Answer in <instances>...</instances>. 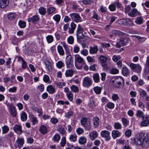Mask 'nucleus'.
<instances>
[{"label": "nucleus", "mask_w": 149, "mask_h": 149, "mask_svg": "<svg viewBox=\"0 0 149 149\" xmlns=\"http://www.w3.org/2000/svg\"><path fill=\"white\" fill-rule=\"evenodd\" d=\"M134 143L137 146L143 148H146L149 147V137L148 134L141 132L136 135L134 139Z\"/></svg>", "instance_id": "obj_1"}, {"label": "nucleus", "mask_w": 149, "mask_h": 149, "mask_svg": "<svg viewBox=\"0 0 149 149\" xmlns=\"http://www.w3.org/2000/svg\"><path fill=\"white\" fill-rule=\"evenodd\" d=\"M70 51L68 54L66 53L67 56L66 57L65 60V63L67 68H70L72 69L74 68L73 62H71L72 59V56L70 54Z\"/></svg>", "instance_id": "obj_2"}, {"label": "nucleus", "mask_w": 149, "mask_h": 149, "mask_svg": "<svg viewBox=\"0 0 149 149\" xmlns=\"http://www.w3.org/2000/svg\"><path fill=\"white\" fill-rule=\"evenodd\" d=\"M83 28L80 24H79L76 30V36L77 39H82L84 38Z\"/></svg>", "instance_id": "obj_3"}, {"label": "nucleus", "mask_w": 149, "mask_h": 149, "mask_svg": "<svg viewBox=\"0 0 149 149\" xmlns=\"http://www.w3.org/2000/svg\"><path fill=\"white\" fill-rule=\"evenodd\" d=\"M70 16L72 20L76 22H80L82 21L81 18L77 13H73L70 14Z\"/></svg>", "instance_id": "obj_4"}, {"label": "nucleus", "mask_w": 149, "mask_h": 149, "mask_svg": "<svg viewBox=\"0 0 149 149\" xmlns=\"http://www.w3.org/2000/svg\"><path fill=\"white\" fill-rule=\"evenodd\" d=\"M115 86L119 88L121 84L124 83V81L123 78L121 77H116L114 81Z\"/></svg>", "instance_id": "obj_5"}, {"label": "nucleus", "mask_w": 149, "mask_h": 149, "mask_svg": "<svg viewBox=\"0 0 149 149\" xmlns=\"http://www.w3.org/2000/svg\"><path fill=\"white\" fill-rule=\"evenodd\" d=\"M100 135L102 137L105 138V140L106 141H109L111 139L110 132L104 130L101 131Z\"/></svg>", "instance_id": "obj_6"}, {"label": "nucleus", "mask_w": 149, "mask_h": 149, "mask_svg": "<svg viewBox=\"0 0 149 149\" xmlns=\"http://www.w3.org/2000/svg\"><path fill=\"white\" fill-rule=\"evenodd\" d=\"M92 80L91 78L88 77H86L83 79V85L84 86L88 87L92 84Z\"/></svg>", "instance_id": "obj_7"}, {"label": "nucleus", "mask_w": 149, "mask_h": 149, "mask_svg": "<svg viewBox=\"0 0 149 149\" xmlns=\"http://www.w3.org/2000/svg\"><path fill=\"white\" fill-rule=\"evenodd\" d=\"M141 124L142 127L147 126L149 124V117L146 115L145 117H143Z\"/></svg>", "instance_id": "obj_8"}, {"label": "nucleus", "mask_w": 149, "mask_h": 149, "mask_svg": "<svg viewBox=\"0 0 149 149\" xmlns=\"http://www.w3.org/2000/svg\"><path fill=\"white\" fill-rule=\"evenodd\" d=\"M75 64L76 62L79 63L84 64V61L83 58L78 54H76L74 55Z\"/></svg>", "instance_id": "obj_9"}, {"label": "nucleus", "mask_w": 149, "mask_h": 149, "mask_svg": "<svg viewBox=\"0 0 149 149\" xmlns=\"http://www.w3.org/2000/svg\"><path fill=\"white\" fill-rule=\"evenodd\" d=\"M140 13L137 10L136 8L132 9L130 12L128 13V15L132 17H134L136 15H139Z\"/></svg>", "instance_id": "obj_10"}, {"label": "nucleus", "mask_w": 149, "mask_h": 149, "mask_svg": "<svg viewBox=\"0 0 149 149\" xmlns=\"http://www.w3.org/2000/svg\"><path fill=\"white\" fill-rule=\"evenodd\" d=\"M39 20V17L38 15H35L31 18L28 19V21L29 22H32L34 23H36Z\"/></svg>", "instance_id": "obj_11"}, {"label": "nucleus", "mask_w": 149, "mask_h": 149, "mask_svg": "<svg viewBox=\"0 0 149 149\" xmlns=\"http://www.w3.org/2000/svg\"><path fill=\"white\" fill-rule=\"evenodd\" d=\"M9 109V112L11 116L13 117H15L17 115V112L15 107L13 105H10Z\"/></svg>", "instance_id": "obj_12"}, {"label": "nucleus", "mask_w": 149, "mask_h": 149, "mask_svg": "<svg viewBox=\"0 0 149 149\" xmlns=\"http://www.w3.org/2000/svg\"><path fill=\"white\" fill-rule=\"evenodd\" d=\"M24 143V140L22 139H18L17 140L15 144L16 148L21 147Z\"/></svg>", "instance_id": "obj_13"}, {"label": "nucleus", "mask_w": 149, "mask_h": 149, "mask_svg": "<svg viewBox=\"0 0 149 149\" xmlns=\"http://www.w3.org/2000/svg\"><path fill=\"white\" fill-rule=\"evenodd\" d=\"M14 131L18 134H20L22 133V127L21 125H15L13 127Z\"/></svg>", "instance_id": "obj_14"}, {"label": "nucleus", "mask_w": 149, "mask_h": 149, "mask_svg": "<svg viewBox=\"0 0 149 149\" xmlns=\"http://www.w3.org/2000/svg\"><path fill=\"white\" fill-rule=\"evenodd\" d=\"M100 59L101 61L102 65L103 67H106L107 66V57L101 55L100 57Z\"/></svg>", "instance_id": "obj_15"}, {"label": "nucleus", "mask_w": 149, "mask_h": 149, "mask_svg": "<svg viewBox=\"0 0 149 149\" xmlns=\"http://www.w3.org/2000/svg\"><path fill=\"white\" fill-rule=\"evenodd\" d=\"M122 72L124 76L126 77L128 76L130 74L129 70L125 66H124L123 67Z\"/></svg>", "instance_id": "obj_16"}, {"label": "nucleus", "mask_w": 149, "mask_h": 149, "mask_svg": "<svg viewBox=\"0 0 149 149\" xmlns=\"http://www.w3.org/2000/svg\"><path fill=\"white\" fill-rule=\"evenodd\" d=\"M91 121L90 119L86 117H83L81 118L80 123L81 125L83 126L86 124Z\"/></svg>", "instance_id": "obj_17"}, {"label": "nucleus", "mask_w": 149, "mask_h": 149, "mask_svg": "<svg viewBox=\"0 0 149 149\" xmlns=\"http://www.w3.org/2000/svg\"><path fill=\"white\" fill-rule=\"evenodd\" d=\"M89 136L90 139L93 140L97 137L98 134L96 131H93L90 133Z\"/></svg>", "instance_id": "obj_18"}, {"label": "nucleus", "mask_w": 149, "mask_h": 149, "mask_svg": "<svg viewBox=\"0 0 149 149\" xmlns=\"http://www.w3.org/2000/svg\"><path fill=\"white\" fill-rule=\"evenodd\" d=\"M8 0H0V8H4L8 5Z\"/></svg>", "instance_id": "obj_19"}, {"label": "nucleus", "mask_w": 149, "mask_h": 149, "mask_svg": "<svg viewBox=\"0 0 149 149\" xmlns=\"http://www.w3.org/2000/svg\"><path fill=\"white\" fill-rule=\"evenodd\" d=\"M111 135L112 138L115 139L120 136V132L118 131L113 130L112 132Z\"/></svg>", "instance_id": "obj_20"}, {"label": "nucleus", "mask_w": 149, "mask_h": 149, "mask_svg": "<svg viewBox=\"0 0 149 149\" xmlns=\"http://www.w3.org/2000/svg\"><path fill=\"white\" fill-rule=\"evenodd\" d=\"M98 50L97 46H95L93 47H90L89 52L91 54L96 53Z\"/></svg>", "instance_id": "obj_21"}, {"label": "nucleus", "mask_w": 149, "mask_h": 149, "mask_svg": "<svg viewBox=\"0 0 149 149\" xmlns=\"http://www.w3.org/2000/svg\"><path fill=\"white\" fill-rule=\"evenodd\" d=\"M57 49L58 53L60 55L63 56L65 54L64 50L61 46L58 45L57 47Z\"/></svg>", "instance_id": "obj_22"}, {"label": "nucleus", "mask_w": 149, "mask_h": 149, "mask_svg": "<svg viewBox=\"0 0 149 149\" xmlns=\"http://www.w3.org/2000/svg\"><path fill=\"white\" fill-rule=\"evenodd\" d=\"M40 131L42 134H45L47 132V130L46 127L44 125H41L40 127Z\"/></svg>", "instance_id": "obj_23"}, {"label": "nucleus", "mask_w": 149, "mask_h": 149, "mask_svg": "<svg viewBox=\"0 0 149 149\" xmlns=\"http://www.w3.org/2000/svg\"><path fill=\"white\" fill-rule=\"evenodd\" d=\"M93 124L95 127H97L99 126V119L97 117H94L93 118Z\"/></svg>", "instance_id": "obj_24"}, {"label": "nucleus", "mask_w": 149, "mask_h": 149, "mask_svg": "<svg viewBox=\"0 0 149 149\" xmlns=\"http://www.w3.org/2000/svg\"><path fill=\"white\" fill-rule=\"evenodd\" d=\"M45 64L46 66V68L48 71H51L52 68L51 62L49 61H47L45 62Z\"/></svg>", "instance_id": "obj_25"}, {"label": "nucleus", "mask_w": 149, "mask_h": 149, "mask_svg": "<svg viewBox=\"0 0 149 149\" xmlns=\"http://www.w3.org/2000/svg\"><path fill=\"white\" fill-rule=\"evenodd\" d=\"M138 91L140 94V95L142 97H144L147 95V93L146 92L142 89L139 88L138 90Z\"/></svg>", "instance_id": "obj_26"}, {"label": "nucleus", "mask_w": 149, "mask_h": 149, "mask_svg": "<svg viewBox=\"0 0 149 149\" xmlns=\"http://www.w3.org/2000/svg\"><path fill=\"white\" fill-rule=\"evenodd\" d=\"M112 33L115 36H123L124 33L120 31L113 30L111 31Z\"/></svg>", "instance_id": "obj_27"}, {"label": "nucleus", "mask_w": 149, "mask_h": 149, "mask_svg": "<svg viewBox=\"0 0 149 149\" xmlns=\"http://www.w3.org/2000/svg\"><path fill=\"white\" fill-rule=\"evenodd\" d=\"M47 91L51 94H53L55 92V89L52 86H48L47 88Z\"/></svg>", "instance_id": "obj_28"}, {"label": "nucleus", "mask_w": 149, "mask_h": 149, "mask_svg": "<svg viewBox=\"0 0 149 149\" xmlns=\"http://www.w3.org/2000/svg\"><path fill=\"white\" fill-rule=\"evenodd\" d=\"M73 71L71 70H67L65 73V74L66 77H72L73 74Z\"/></svg>", "instance_id": "obj_29"}, {"label": "nucleus", "mask_w": 149, "mask_h": 149, "mask_svg": "<svg viewBox=\"0 0 149 149\" xmlns=\"http://www.w3.org/2000/svg\"><path fill=\"white\" fill-rule=\"evenodd\" d=\"M93 78L95 82L98 83L100 81L99 75L98 74L96 73L93 74Z\"/></svg>", "instance_id": "obj_30"}, {"label": "nucleus", "mask_w": 149, "mask_h": 149, "mask_svg": "<svg viewBox=\"0 0 149 149\" xmlns=\"http://www.w3.org/2000/svg\"><path fill=\"white\" fill-rule=\"evenodd\" d=\"M121 121L124 127H127L129 125V121L125 118H123Z\"/></svg>", "instance_id": "obj_31"}, {"label": "nucleus", "mask_w": 149, "mask_h": 149, "mask_svg": "<svg viewBox=\"0 0 149 149\" xmlns=\"http://www.w3.org/2000/svg\"><path fill=\"white\" fill-rule=\"evenodd\" d=\"M71 90L74 93H77L79 91V89L77 86L75 85H72L70 87Z\"/></svg>", "instance_id": "obj_32"}, {"label": "nucleus", "mask_w": 149, "mask_h": 149, "mask_svg": "<svg viewBox=\"0 0 149 149\" xmlns=\"http://www.w3.org/2000/svg\"><path fill=\"white\" fill-rule=\"evenodd\" d=\"M21 119L22 121H25L27 119V115L26 114L24 111H22L21 115Z\"/></svg>", "instance_id": "obj_33"}, {"label": "nucleus", "mask_w": 149, "mask_h": 149, "mask_svg": "<svg viewBox=\"0 0 149 149\" xmlns=\"http://www.w3.org/2000/svg\"><path fill=\"white\" fill-rule=\"evenodd\" d=\"M133 24V22L129 18H126L125 22V25L130 26L132 25Z\"/></svg>", "instance_id": "obj_34"}, {"label": "nucleus", "mask_w": 149, "mask_h": 149, "mask_svg": "<svg viewBox=\"0 0 149 149\" xmlns=\"http://www.w3.org/2000/svg\"><path fill=\"white\" fill-rule=\"evenodd\" d=\"M121 40L122 46L126 45L129 41V40L128 38H121Z\"/></svg>", "instance_id": "obj_35"}, {"label": "nucleus", "mask_w": 149, "mask_h": 149, "mask_svg": "<svg viewBox=\"0 0 149 149\" xmlns=\"http://www.w3.org/2000/svg\"><path fill=\"white\" fill-rule=\"evenodd\" d=\"M86 130L90 131L91 128V121L83 126Z\"/></svg>", "instance_id": "obj_36"}, {"label": "nucleus", "mask_w": 149, "mask_h": 149, "mask_svg": "<svg viewBox=\"0 0 149 149\" xmlns=\"http://www.w3.org/2000/svg\"><path fill=\"white\" fill-rule=\"evenodd\" d=\"M92 18L95 19L96 20H100V17L98 15L97 13L94 10L93 11V16Z\"/></svg>", "instance_id": "obj_37"}, {"label": "nucleus", "mask_w": 149, "mask_h": 149, "mask_svg": "<svg viewBox=\"0 0 149 149\" xmlns=\"http://www.w3.org/2000/svg\"><path fill=\"white\" fill-rule=\"evenodd\" d=\"M46 39L48 43H50L53 41L54 38L52 36L49 35L46 37Z\"/></svg>", "instance_id": "obj_38"}, {"label": "nucleus", "mask_w": 149, "mask_h": 149, "mask_svg": "<svg viewBox=\"0 0 149 149\" xmlns=\"http://www.w3.org/2000/svg\"><path fill=\"white\" fill-rule=\"evenodd\" d=\"M61 44L63 46L64 49H65V53L68 54L70 52V49L68 46L66 44L65 42H63Z\"/></svg>", "instance_id": "obj_39"}, {"label": "nucleus", "mask_w": 149, "mask_h": 149, "mask_svg": "<svg viewBox=\"0 0 149 149\" xmlns=\"http://www.w3.org/2000/svg\"><path fill=\"white\" fill-rule=\"evenodd\" d=\"M95 92L97 94H100L102 88L98 86H95L93 88Z\"/></svg>", "instance_id": "obj_40"}, {"label": "nucleus", "mask_w": 149, "mask_h": 149, "mask_svg": "<svg viewBox=\"0 0 149 149\" xmlns=\"http://www.w3.org/2000/svg\"><path fill=\"white\" fill-rule=\"evenodd\" d=\"M136 116L138 118H142L144 117L143 113L141 110H137L136 112Z\"/></svg>", "instance_id": "obj_41"}, {"label": "nucleus", "mask_w": 149, "mask_h": 149, "mask_svg": "<svg viewBox=\"0 0 149 149\" xmlns=\"http://www.w3.org/2000/svg\"><path fill=\"white\" fill-rule=\"evenodd\" d=\"M16 17V14L14 13H10L8 14V19L11 20L14 19Z\"/></svg>", "instance_id": "obj_42"}, {"label": "nucleus", "mask_w": 149, "mask_h": 149, "mask_svg": "<svg viewBox=\"0 0 149 149\" xmlns=\"http://www.w3.org/2000/svg\"><path fill=\"white\" fill-rule=\"evenodd\" d=\"M114 127V128L116 130H120L122 128L121 124L118 122L115 123Z\"/></svg>", "instance_id": "obj_43"}, {"label": "nucleus", "mask_w": 149, "mask_h": 149, "mask_svg": "<svg viewBox=\"0 0 149 149\" xmlns=\"http://www.w3.org/2000/svg\"><path fill=\"white\" fill-rule=\"evenodd\" d=\"M56 10L55 7H51L48 8L47 9V13L49 14H50L54 13Z\"/></svg>", "instance_id": "obj_44"}, {"label": "nucleus", "mask_w": 149, "mask_h": 149, "mask_svg": "<svg viewBox=\"0 0 149 149\" xmlns=\"http://www.w3.org/2000/svg\"><path fill=\"white\" fill-rule=\"evenodd\" d=\"M58 131L62 135H64L65 132V129L61 126L59 127V128L58 129Z\"/></svg>", "instance_id": "obj_45"}, {"label": "nucleus", "mask_w": 149, "mask_h": 149, "mask_svg": "<svg viewBox=\"0 0 149 149\" xmlns=\"http://www.w3.org/2000/svg\"><path fill=\"white\" fill-rule=\"evenodd\" d=\"M39 12L42 15H45L46 13V9L43 7H40L39 9Z\"/></svg>", "instance_id": "obj_46"}, {"label": "nucleus", "mask_w": 149, "mask_h": 149, "mask_svg": "<svg viewBox=\"0 0 149 149\" xmlns=\"http://www.w3.org/2000/svg\"><path fill=\"white\" fill-rule=\"evenodd\" d=\"M86 139L84 137H81L79 140V143L81 144H85L86 142Z\"/></svg>", "instance_id": "obj_47"}, {"label": "nucleus", "mask_w": 149, "mask_h": 149, "mask_svg": "<svg viewBox=\"0 0 149 149\" xmlns=\"http://www.w3.org/2000/svg\"><path fill=\"white\" fill-rule=\"evenodd\" d=\"M56 65L57 68H61L64 66V64L62 61H58L56 63Z\"/></svg>", "instance_id": "obj_48"}, {"label": "nucleus", "mask_w": 149, "mask_h": 149, "mask_svg": "<svg viewBox=\"0 0 149 149\" xmlns=\"http://www.w3.org/2000/svg\"><path fill=\"white\" fill-rule=\"evenodd\" d=\"M18 25L21 28H24L26 27V23L24 21L20 20L18 22Z\"/></svg>", "instance_id": "obj_49"}, {"label": "nucleus", "mask_w": 149, "mask_h": 149, "mask_svg": "<svg viewBox=\"0 0 149 149\" xmlns=\"http://www.w3.org/2000/svg\"><path fill=\"white\" fill-rule=\"evenodd\" d=\"M66 95L68 99L70 101L72 100L73 99V95L72 92H69L68 93H67Z\"/></svg>", "instance_id": "obj_50"}, {"label": "nucleus", "mask_w": 149, "mask_h": 149, "mask_svg": "<svg viewBox=\"0 0 149 149\" xmlns=\"http://www.w3.org/2000/svg\"><path fill=\"white\" fill-rule=\"evenodd\" d=\"M143 19L141 17H137L135 20V22L139 24H141L143 23Z\"/></svg>", "instance_id": "obj_51"}, {"label": "nucleus", "mask_w": 149, "mask_h": 149, "mask_svg": "<svg viewBox=\"0 0 149 149\" xmlns=\"http://www.w3.org/2000/svg\"><path fill=\"white\" fill-rule=\"evenodd\" d=\"M31 120L33 125H35L38 122L37 118L34 116H31Z\"/></svg>", "instance_id": "obj_52"}, {"label": "nucleus", "mask_w": 149, "mask_h": 149, "mask_svg": "<svg viewBox=\"0 0 149 149\" xmlns=\"http://www.w3.org/2000/svg\"><path fill=\"white\" fill-rule=\"evenodd\" d=\"M2 133L3 134H6L9 130L8 127L6 125H4L2 127Z\"/></svg>", "instance_id": "obj_53"}, {"label": "nucleus", "mask_w": 149, "mask_h": 149, "mask_svg": "<svg viewBox=\"0 0 149 149\" xmlns=\"http://www.w3.org/2000/svg\"><path fill=\"white\" fill-rule=\"evenodd\" d=\"M134 70L137 73L140 72L141 70V67L139 64H137L135 69Z\"/></svg>", "instance_id": "obj_54"}, {"label": "nucleus", "mask_w": 149, "mask_h": 149, "mask_svg": "<svg viewBox=\"0 0 149 149\" xmlns=\"http://www.w3.org/2000/svg\"><path fill=\"white\" fill-rule=\"evenodd\" d=\"M53 19L57 23H58L60 20V16L59 15H55L53 17Z\"/></svg>", "instance_id": "obj_55"}, {"label": "nucleus", "mask_w": 149, "mask_h": 149, "mask_svg": "<svg viewBox=\"0 0 149 149\" xmlns=\"http://www.w3.org/2000/svg\"><path fill=\"white\" fill-rule=\"evenodd\" d=\"M74 38L72 36H70L67 38V41L69 44H72L74 42Z\"/></svg>", "instance_id": "obj_56"}, {"label": "nucleus", "mask_w": 149, "mask_h": 149, "mask_svg": "<svg viewBox=\"0 0 149 149\" xmlns=\"http://www.w3.org/2000/svg\"><path fill=\"white\" fill-rule=\"evenodd\" d=\"M60 139V136L58 134L54 135L53 137V140L55 141H58Z\"/></svg>", "instance_id": "obj_57"}, {"label": "nucleus", "mask_w": 149, "mask_h": 149, "mask_svg": "<svg viewBox=\"0 0 149 149\" xmlns=\"http://www.w3.org/2000/svg\"><path fill=\"white\" fill-rule=\"evenodd\" d=\"M66 138L65 137L63 136L61 139V141L60 143L61 146L62 147H64L66 143Z\"/></svg>", "instance_id": "obj_58"}, {"label": "nucleus", "mask_w": 149, "mask_h": 149, "mask_svg": "<svg viewBox=\"0 0 149 149\" xmlns=\"http://www.w3.org/2000/svg\"><path fill=\"white\" fill-rule=\"evenodd\" d=\"M107 107L110 109H113L114 107V104L111 102H109L106 104Z\"/></svg>", "instance_id": "obj_59"}, {"label": "nucleus", "mask_w": 149, "mask_h": 149, "mask_svg": "<svg viewBox=\"0 0 149 149\" xmlns=\"http://www.w3.org/2000/svg\"><path fill=\"white\" fill-rule=\"evenodd\" d=\"M93 1L94 0H83L82 2L84 4L87 5L92 3Z\"/></svg>", "instance_id": "obj_60"}, {"label": "nucleus", "mask_w": 149, "mask_h": 149, "mask_svg": "<svg viewBox=\"0 0 149 149\" xmlns=\"http://www.w3.org/2000/svg\"><path fill=\"white\" fill-rule=\"evenodd\" d=\"M77 136L75 134L71 135L70 136L69 139L70 140L73 142L75 141L76 140Z\"/></svg>", "instance_id": "obj_61"}, {"label": "nucleus", "mask_w": 149, "mask_h": 149, "mask_svg": "<svg viewBox=\"0 0 149 149\" xmlns=\"http://www.w3.org/2000/svg\"><path fill=\"white\" fill-rule=\"evenodd\" d=\"M132 134V131L130 129L127 130L125 132V135L128 137H130Z\"/></svg>", "instance_id": "obj_62"}, {"label": "nucleus", "mask_w": 149, "mask_h": 149, "mask_svg": "<svg viewBox=\"0 0 149 149\" xmlns=\"http://www.w3.org/2000/svg\"><path fill=\"white\" fill-rule=\"evenodd\" d=\"M79 47L77 45H75L74 47L73 52L75 53H77L79 52Z\"/></svg>", "instance_id": "obj_63"}, {"label": "nucleus", "mask_w": 149, "mask_h": 149, "mask_svg": "<svg viewBox=\"0 0 149 149\" xmlns=\"http://www.w3.org/2000/svg\"><path fill=\"white\" fill-rule=\"evenodd\" d=\"M65 83L64 82H58L57 84V86L58 88H61L65 86Z\"/></svg>", "instance_id": "obj_64"}]
</instances>
